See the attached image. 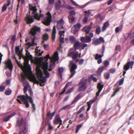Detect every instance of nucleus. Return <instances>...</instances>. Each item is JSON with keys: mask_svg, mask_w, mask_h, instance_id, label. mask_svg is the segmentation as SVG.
Masks as SVG:
<instances>
[{"mask_svg": "<svg viewBox=\"0 0 134 134\" xmlns=\"http://www.w3.org/2000/svg\"><path fill=\"white\" fill-rule=\"evenodd\" d=\"M24 58V65L26 69L24 71V73H21V74L23 84L26 85L28 84V82L26 80V78L29 79L32 82H35L36 83H38V81L37 80L35 76L33 74L31 70L30 66L29 64V58L25 57Z\"/></svg>", "mask_w": 134, "mask_h": 134, "instance_id": "f257e3e1", "label": "nucleus"}, {"mask_svg": "<svg viewBox=\"0 0 134 134\" xmlns=\"http://www.w3.org/2000/svg\"><path fill=\"white\" fill-rule=\"evenodd\" d=\"M20 125L21 127L20 128L22 130V131H20L19 134H22L23 132L24 133H26L28 130V127L26 125V121L23 118H22L20 121L18 118H17V121L15 125L16 127H18Z\"/></svg>", "mask_w": 134, "mask_h": 134, "instance_id": "f03ea898", "label": "nucleus"}, {"mask_svg": "<svg viewBox=\"0 0 134 134\" xmlns=\"http://www.w3.org/2000/svg\"><path fill=\"white\" fill-rule=\"evenodd\" d=\"M103 85H102L101 83L99 82L97 84V88L98 89V91L96 93V98L93 99L92 100H91L90 101L87 102V104L88 108L87 109V111H88L90 109L91 107V105L96 100L97 98V97L98 96L100 91H102V88L103 87Z\"/></svg>", "mask_w": 134, "mask_h": 134, "instance_id": "7ed1b4c3", "label": "nucleus"}, {"mask_svg": "<svg viewBox=\"0 0 134 134\" xmlns=\"http://www.w3.org/2000/svg\"><path fill=\"white\" fill-rule=\"evenodd\" d=\"M36 75L37 78L42 83H43L46 81L47 79L45 76L43 77V73L42 70L37 67L36 69Z\"/></svg>", "mask_w": 134, "mask_h": 134, "instance_id": "20e7f679", "label": "nucleus"}, {"mask_svg": "<svg viewBox=\"0 0 134 134\" xmlns=\"http://www.w3.org/2000/svg\"><path fill=\"white\" fill-rule=\"evenodd\" d=\"M69 65L70 68V71L71 73L69 77L71 78L76 73L75 70L77 68V66L76 64L74 63V61L72 60L70 61Z\"/></svg>", "mask_w": 134, "mask_h": 134, "instance_id": "39448f33", "label": "nucleus"}, {"mask_svg": "<svg viewBox=\"0 0 134 134\" xmlns=\"http://www.w3.org/2000/svg\"><path fill=\"white\" fill-rule=\"evenodd\" d=\"M86 83V81L83 79L80 81L79 84V92H83L86 90L87 88Z\"/></svg>", "mask_w": 134, "mask_h": 134, "instance_id": "423d86ee", "label": "nucleus"}, {"mask_svg": "<svg viewBox=\"0 0 134 134\" xmlns=\"http://www.w3.org/2000/svg\"><path fill=\"white\" fill-rule=\"evenodd\" d=\"M28 91L30 94V96H29L27 93H26V96L27 98L29 99V101L30 103L32 105V106L33 109V112H34L36 110L35 105L34 103L32 97V96H33V93L31 89L28 90Z\"/></svg>", "mask_w": 134, "mask_h": 134, "instance_id": "0eeeda50", "label": "nucleus"}, {"mask_svg": "<svg viewBox=\"0 0 134 134\" xmlns=\"http://www.w3.org/2000/svg\"><path fill=\"white\" fill-rule=\"evenodd\" d=\"M92 44L95 45H97L102 42H104V40L103 37H100L99 38L94 37L92 39Z\"/></svg>", "mask_w": 134, "mask_h": 134, "instance_id": "6e6552de", "label": "nucleus"}, {"mask_svg": "<svg viewBox=\"0 0 134 134\" xmlns=\"http://www.w3.org/2000/svg\"><path fill=\"white\" fill-rule=\"evenodd\" d=\"M41 29L40 27L36 26H34L31 30L30 33L32 35L35 36L37 32H40Z\"/></svg>", "mask_w": 134, "mask_h": 134, "instance_id": "1a4fd4ad", "label": "nucleus"}, {"mask_svg": "<svg viewBox=\"0 0 134 134\" xmlns=\"http://www.w3.org/2000/svg\"><path fill=\"white\" fill-rule=\"evenodd\" d=\"M5 69L9 68L10 71H12L13 68V65L10 59H9L5 62Z\"/></svg>", "mask_w": 134, "mask_h": 134, "instance_id": "9d476101", "label": "nucleus"}, {"mask_svg": "<svg viewBox=\"0 0 134 134\" xmlns=\"http://www.w3.org/2000/svg\"><path fill=\"white\" fill-rule=\"evenodd\" d=\"M81 26V25L80 24H77L72 27L71 32L74 34H75L80 30Z\"/></svg>", "mask_w": 134, "mask_h": 134, "instance_id": "9b49d317", "label": "nucleus"}, {"mask_svg": "<svg viewBox=\"0 0 134 134\" xmlns=\"http://www.w3.org/2000/svg\"><path fill=\"white\" fill-rule=\"evenodd\" d=\"M79 55V53L78 52L76 51L70 52L68 53V56L71 57L74 60H76L78 57Z\"/></svg>", "mask_w": 134, "mask_h": 134, "instance_id": "f8f14e48", "label": "nucleus"}, {"mask_svg": "<svg viewBox=\"0 0 134 134\" xmlns=\"http://www.w3.org/2000/svg\"><path fill=\"white\" fill-rule=\"evenodd\" d=\"M26 96L24 95H21L18 96H17V101L19 102L20 104L22 103V102H23L24 103L25 101L27 99V97H26Z\"/></svg>", "mask_w": 134, "mask_h": 134, "instance_id": "ddd939ff", "label": "nucleus"}, {"mask_svg": "<svg viewBox=\"0 0 134 134\" xmlns=\"http://www.w3.org/2000/svg\"><path fill=\"white\" fill-rule=\"evenodd\" d=\"M80 40L82 42L89 43L91 41V38L89 36H87L85 37H82L81 38Z\"/></svg>", "mask_w": 134, "mask_h": 134, "instance_id": "4468645a", "label": "nucleus"}, {"mask_svg": "<svg viewBox=\"0 0 134 134\" xmlns=\"http://www.w3.org/2000/svg\"><path fill=\"white\" fill-rule=\"evenodd\" d=\"M134 64V62L133 61H131L127 62L124 65L123 67V69L125 71H127L130 68V66H131V68H132Z\"/></svg>", "mask_w": 134, "mask_h": 134, "instance_id": "2eb2a0df", "label": "nucleus"}, {"mask_svg": "<svg viewBox=\"0 0 134 134\" xmlns=\"http://www.w3.org/2000/svg\"><path fill=\"white\" fill-rule=\"evenodd\" d=\"M64 22L63 19H61L58 21L57 22L56 27L58 30H60L64 29L63 26Z\"/></svg>", "mask_w": 134, "mask_h": 134, "instance_id": "dca6fc26", "label": "nucleus"}, {"mask_svg": "<svg viewBox=\"0 0 134 134\" xmlns=\"http://www.w3.org/2000/svg\"><path fill=\"white\" fill-rule=\"evenodd\" d=\"M25 20L26 21L27 24H31L34 21V20L32 16L27 15V16L25 18Z\"/></svg>", "mask_w": 134, "mask_h": 134, "instance_id": "f3484780", "label": "nucleus"}, {"mask_svg": "<svg viewBox=\"0 0 134 134\" xmlns=\"http://www.w3.org/2000/svg\"><path fill=\"white\" fill-rule=\"evenodd\" d=\"M29 8L30 11H32V14L33 15L35 14L36 11L37 10V9L36 8V6L33 7L31 4H29Z\"/></svg>", "mask_w": 134, "mask_h": 134, "instance_id": "a211bd4d", "label": "nucleus"}, {"mask_svg": "<svg viewBox=\"0 0 134 134\" xmlns=\"http://www.w3.org/2000/svg\"><path fill=\"white\" fill-rule=\"evenodd\" d=\"M51 21V18H46V19H44V21H42V23L45 25L48 26L50 25Z\"/></svg>", "mask_w": 134, "mask_h": 134, "instance_id": "6ab92c4d", "label": "nucleus"}, {"mask_svg": "<svg viewBox=\"0 0 134 134\" xmlns=\"http://www.w3.org/2000/svg\"><path fill=\"white\" fill-rule=\"evenodd\" d=\"M62 120L60 117L59 115H56L55 119L54 122L55 124H59L60 122H62Z\"/></svg>", "mask_w": 134, "mask_h": 134, "instance_id": "aec40b11", "label": "nucleus"}, {"mask_svg": "<svg viewBox=\"0 0 134 134\" xmlns=\"http://www.w3.org/2000/svg\"><path fill=\"white\" fill-rule=\"evenodd\" d=\"M15 115V113L14 112L13 113L11 114L10 115L5 116L3 119V121L7 122L8 121L10 118H12L13 116H14Z\"/></svg>", "mask_w": 134, "mask_h": 134, "instance_id": "412c9836", "label": "nucleus"}, {"mask_svg": "<svg viewBox=\"0 0 134 134\" xmlns=\"http://www.w3.org/2000/svg\"><path fill=\"white\" fill-rule=\"evenodd\" d=\"M109 22L107 21L105 22L103 25L102 28V31L103 32L106 29L107 27L109 26Z\"/></svg>", "mask_w": 134, "mask_h": 134, "instance_id": "4be33fe9", "label": "nucleus"}, {"mask_svg": "<svg viewBox=\"0 0 134 134\" xmlns=\"http://www.w3.org/2000/svg\"><path fill=\"white\" fill-rule=\"evenodd\" d=\"M56 33V29H55V26H54L53 27V28L52 30V39L53 41H55V34Z\"/></svg>", "mask_w": 134, "mask_h": 134, "instance_id": "5701e85b", "label": "nucleus"}, {"mask_svg": "<svg viewBox=\"0 0 134 134\" xmlns=\"http://www.w3.org/2000/svg\"><path fill=\"white\" fill-rule=\"evenodd\" d=\"M81 43L78 41H76L74 43V46L75 49H77L81 47Z\"/></svg>", "mask_w": 134, "mask_h": 134, "instance_id": "b1692460", "label": "nucleus"}, {"mask_svg": "<svg viewBox=\"0 0 134 134\" xmlns=\"http://www.w3.org/2000/svg\"><path fill=\"white\" fill-rule=\"evenodd\" d=\"M50 112H51L50 111L48 112L46 116L47 118L49 117L50 119H52L53 116L54 115L55 112V111H54L51 114H50Z\"/></svg>", "mask_w": 134, "mask_h": 134, "instance_id": "393cba45", "label": "nucleus"}, {"mask_svg": "<svg viewBox=\"0 0 134 134\" xmlns=\"http://www.w3.org/2000/svg\"><path fill=\"white\" fill-rule=\"evenodd\" d=\"M45 62H43L42 63V68L43 70H47L48 69V63L45 60Z\"/></svg>", "mask_w": 134, "mask_h": 134, "instance_id": "a878e982", "label": "nucleus"}, {"mask_svg": "<svg viewBox=\"0 0 134 134\" xmlns=\"http://www.w3.org/2000/svg\"><path fill=\"white\" fill-rule=\"evenodd\" d=\"M81 94V93H80L77 96L71 103V105H72L74 103H76L77 102L78 100L80 98Z\"/></svg>", "mask_w": 134, "mask_h": 134, "instance_id": "bb28decb", "label": "nucleus"}, {"mask_svg": "<svg viewBox=\"0 0 134 134\" xmlns=\"http://www.w3.org/2000/svg\"><path fill=\"white\" fill-rule=\"evenodd\" d=\"M35 40V38H33L32 40V43H30V42H28L25 44V45L26 46H27V45H29V46H33L34 45H37V43H34Z\"/></svg>", "mask_w": 134, "mask_h": 134, "instance_id": "cd10ccee", "label": "nucleus"}, {"mask_svg": "<svg viewBox=\"0 0 134 134\" xmlns=\"http://www.w3.org/2000/svg\"><path fill=\"white\" fill-rule=\"evenodd\" d=\"M104 67L102 66L101 67L98 68L97 72L98 74L100 75L103 70H104L106 69H105Z\"/></svg>", "mask_w": 134, "mask_h": 134, "instance_id": "c85d7f7f", "label": "nucleus"}, {"mask_svg": "<svg viewBox=\"0 0 134 134\" xmlns=\"http://www.w3.org/2000/svg\"><path fill=\"white\" fill-rule=\"evenodd\" d=\"M83 125V124H78L76 126V130L75 131V133H78L79 130L82 126Z\"/></svg>", "mask_w": 134, "mask_h": 134, "instance_id": "c756f323", "label": "nucleus"}, {"mask_svg": "<svg viewBox=\"0 0 134 134\" xmlns=\"http://www.w3.org/2000/svg\"><path fill=\"white\" fill-rule=\"evenodd\" d=\"M92 27L90 25H89L88 26L87 28L84 30V31L86 33V35H87L89 33Z\"/></svg>", "mask_w": 134, "mask_h": 134, "instance_id": "7c9ffc66", "label": "nucleus"}, {"mask_svg": "<svg viewBox=\"0 0 134 134\" xmlns=\"http://www.w3.org/2000/svg\"><path fill=\"white\" fill-rule=\"evenodd\" d=\"M100 27L99 25L96 26V28L95 30V32L97 34H99L100 32Z\"/></svg>", "mask_w": 134, "mask_h": 134, "instance_id": "2f4dec72", "label": "nucleus"}, {"mask_svg": "<svg viewBox=\"0 0 134 134\" xmlns=\"http://www.w3.org/2000/svg\"><path fill=\"white\" fill-rule=\"evenodd\" d=\"M69 39L71 43H73L75 41L76 39L74 36H71L69 37Z\"/></svg>", "mask_w": 134, "mask_h": 134, "instance_id": "473e14b6", "label": "nucleus"}, {"mask_svg": "<svg viewBox=\"0 0 134 134\" xmlns=\"http://www.w3.org/2000/svg\"><path fill=\"white\" fill-rule=\"evenodd\" d=\"M110 77V75L109 72H105L104 74V77L106 80L109 79Z\"/></svg>", "mask_w": 134, "mask_h": 134, "instance_id": "72a5a7b5", "label": "nucleus"}, {"mask_svg": "<svg viewBox=\"0 0 134 134\" xmlns=\"http://www.w3.org/2000/svg\"><path fill=\"white\" fill-rule=\"evenodd\" d=\"M68 18L69 22L71 23H72L75 20L74 17L73 16H69Z\"/></svg>", "mask_w": 134, "mask_h": 134, "instance_id": "f704fd0d", "label": "nucleus"}, {"mask_svg": "<svg viewBox=\"0 0 134 134\" xmlns=\"http://www.w3.org/2000/svg\"><path fill=\"white\" fill-rule=\"evenodd\" d=\"M25 51L26 57L29 58L30 59H31L32 58V56L30 54V53L29 52L28 50L26 49Z\"/></svg>", "mask_w": 134, "mask_h": 134, "instance_id": "c9c22d12", "label": "nucleus"}, {"mask_svg": "<svg viewBox=\"0 0 134 134\" xmlns=\"http://www.w3.org/2000/svg\"><path fill=\"white\" fill-rule=\"evenodd\" d=\"M122 25H121L119 27H118L116 28L115 30V32L116 33H118L120 30L121 31L122 28Z\"/></svg>", "mask_w": 134, "mask_h": 134, "instance_id": "e433bc0d", "label": "nucleus"}, {"mask_svg": "<svg viewBox=\"0 0 134 134\" xmlns=\"http://www.w3.org/2000/svg\"><path fill=\"white\" fill-rule=\"evenodd\" d=\"M109 61L107 60H106L104 62V66H103V67H104V68L105 69H106L107 67L109 65Z\"/></svg>", "mask_w": 134, "mask_h": 134, "instance_id": "4c0bfd02", "label": "nucleus"}, {"mask_svg": "<svg viewBox=\"0 0 134 134\" xmlns=\"http://www.w3.org/2000/svg\"><path fill=\"white\" fill-rule=\"evenodd\" d=\"M58 53L57 51H56L54 53V58L55 60L56 61H58L59 58L58 57Z\"/></svg>", "mask_w": 134, "mask_h": 134, "instance_id": "58836bf2", "label": "nucleus"}, {"mask_svg": "<svg viewBox=\"0 0 134 134\" xmlns=\"http://www.w3.org/2000/svg\"><path fill=\"white\" fill-rule=\"evenodd\" d=\"M55 64V63H52L50 64L49 65V69H48L49 71H51L53 69H54V67Z\"/></svg>", "mask_w": 134, "mask_h": 134, "instance_id": "ea45409f", "label": "nucleus"}, {"mask_svg": "<svg viewBox=\"0 0 134 134\" xmlns=\"http://www.w3.org/2000/svg\"><path fill=\"white\" fill-rule=\"evenodd\" d=\"M103 56V54H102V55H99L98 54H96L95 56V59L96 60L98 59H99L101 58Z\"/></svg>", "mask_w": 134, "mask_h": 134, "instance_id": "a19ab883", "label": "nucleus"}, {"mask_svg": "<svg viewBox=\"0 0 134 134\" xmlns=\"http://www.w3.org/2000/svg\"><path fill=\"white\" fill-rule=\"evenodd\" d=\"M85 107L84 106L82 107L79 110V111L77 112L76 114L77 115L79 114L82 111L85 110Z\"/></svg>", "mask_w": 134, "mask_h": 134, "instance_id": "79ce46f5", "label": "nucleus"}, {"mask_svg": "<svg viewBox=\"0 0 134 134\" xmlns=\"http://www.w3.org/2000/svg\"><path fill=\"white\" fill-rule=\"evenodd\" d=\"M85 107L84 106L82 107L79 110V111L77 112L76 114L77 115L79 114L82 111L85 110Z\"/></svg>", "mask_w": 134, "mask_h": 134, "instance_id": "37998d69", "label": "nucleus"}, {"mask_svg": "<svg viewBox=\"0 0 134 134\" xmlns=\"http://www.w3.org/2000/svg\"><path fill=\"white\" fill-rule=\"evenodd\" d=\"M49 38L48 35L46 33L43 35V39L44 40L47 41Z\"/></svg>", "mask_w": 134, "mask_h": 134, "instance_id": "c03bdc74", "label": "nucleus"}, {"mask_svg": "<svg viewBox=\"0 0 134 134\" xmlns=\"http://www.w3.org/2000/svg\"><path fill=\"white\" fill-rule=\"evenodd\" d=\"M15 51L16 53L18 54L19 55H20L21 54V53L19 50V47H15Z\"/></svg>", "mask_w": 134, "mask_h": 134, "instance_id": "a18cd8bd", "label": "nucleus"}, {"mask_svg": "<svg viewBox=\"0 0 134 134\" xmlns=\"http://www.w3.org/2000/svg\"><path fill=\"white\" fill-rule=\"evenodd\" d=\"M58 70L59 72V74L62 77V74L61 73L64 71V68L63 67L59 68H58Z\"/></svg>", "mask_w": 134, "mask_h": 134, "instance_id": "49530a36", "label": "nucleus"}, {"mask_svg": "<svg viewBox=\"0 0 134 134\" xmlns=\"http://www.w3.org/2000/svg\"><path fill=\"white\" fill-rule=\"evenodd\" d=\"M44 74L46 75V77L48 78L49 77V73L48 72L47 70H43Z\"/></svg>", "mask_w": 134, "mask_h": 134, "instance_id": "de8ad7c7", "label": "nucleus"}, {"mask_svg": "<svg viewBox=\"0 0 134 134\" xmlns=\"http://www.w3.org/2000/svg\"><path fill=\"white\" fill-rule=\"evenodd\" d=\"M121 87H117L114 91L113 93V94L112 95L111 97H113L114 96L115 94L116 93L118 92L120 90V89L121 88Z\"/></svg>", "mask_w": 134, "mask_h": 134, "instance_id": "09e8293b", "label": "nucleus"}, {"mask_svg": "<svg viewBox=\"0 0 134 134\" xmlns=\"http://www.w3.org/2000/svg\"><path fill=\"white\" fill-rule=\"evenodd\" d=\"M23 103L25 105V107L26 108H28L29 107L30 105L27 99Z\"/></svg>", "mask_w": 134, "mask_h": 134, "instance_id": "8fccbe9b", "label": "nucleus"}, {"mask_svg": "<svg viewBox=\"0 0 134 134\" xmlns=\"http://www.w3.org/2000/svg\"><path fill=\"white\" fill-rule=\"evenodd\" d=\"M74 89V88L73 87H72L70 89L66 91L65 93L66 94H69L72 92Z\"/></svg>", "mask_w": 134, "mask_h": 134, "instance_id": "3c124183", "label": "nucleus"}, {"mask_svg": "<svg viewBox=\"0 0 134 134\" xmlns=\"http://www.w3.org/2000/svg\"><path fill=\"white\" fill-rule=\"evenodd\" d=\"M37 47H36V55H37L38 56H41L42 55V53H41L40 52L41 51L40 50H39L38 51H37L38 50L37 48Z\"/></svg>", "mask_w": 134, "mask_h": 134, "instance_id": "603ef678", "label": "nucleus"}, {"mask_svg": "<svg viewBox=\"0 0 134 134\" xmlns=\"http://www.w3.org/2000/svg\"><path fill=\"white\" fill-rule=\"evenodd\" d=\"M5 89V87L4 86L2 85L0 86V92L3 91Z\"/></svg>", "mask_w": 134, "mask_h": 134, "instance_id": "864d4df0", "label": "nucleus"}, {"mask_svg": "<svg viewBox=\"0 0 134 134\" xmlns=\"http://www.w3.org/2000/svg\"><path fill=\"white\" fill-rule=\"evenodd\" d=\"M12 92L11 90H6L5 91V93L7 95H9L11 94Z\"/></svg>", "mask_w": 134, "mask_h": 134, "instance_id": "5fc2aeb1", "label": "nucleus"}, {"mask_svg": "<svg viewBox=\"0 0 134 134\" xmlns=\"http://www.w3.org/2000/svg\"><path fill=\"white\" fill-rule=\"evenodd\" d=\"M51 58V57L49 56V54H48L46 57H45L44 58L42 59V60H44L45 61L46 60V61L47 62L48 60V59H50Z\"/></svg>", "mask_w": 134, "mask_h": 134, "instance_id": "6e6d98bb", "label": "nucleus"}, {"mask_svg": "<svg viewBox=\"0 0 134 134\" xmlns=\"http://www.w3.org/2000/svg\"><path fill=\"white\" fill-rule=\"evenodd\" d=\"M71 105H71V103L70 105H67L63 107L62 108L61 110L65 109H69L70 108V106H71Z\"/></svg>", "mask_w": 134, "mask_h": 134, "instance_id": "4d7b16f0", "label": "nucleus"}, {"mask_svg": "<svg viewBox=\"0 0 134 134\" xmlns=\"http://www.w3.org/2000/svg\"><path fill=\"white\" fill-rule=\"evenodd\" d=\"M124 80V77H122L119 80V83L120 85H121L123 84Z\"/></svg>", "mask_w": 134, "mask_h": 134, "instance_id": "13d9d810", "label": "nucleus"}, {"mask_svg": "<svg viewBox=\"0 0 134 134\" xmlns=\"http://www.w3.org/2000/svg\"><path fill=\"white\" fill-rule=\"evenodd\" d=\"M34 17L35 18L37 19L38 20H40V16L38 14V13L34 15Z\"/></svg>", "mask_w": 134, "mask_h": 134, "instance_id": "bf43d9fd", "label": "nucleus"}, {"mask_svg": "<svg viewBox=\"0 0 134 134\" xmlns=\"http://www.w3.org/2000/svg\"><path fill=\"white\" fill-rule=\"evenodd\" d=\"M91 78L93 81L95 82H97V79L95 77H94L93 75H91Z\"/></svg>", "mask_w": 134, "mask_h": 134, "instance_id": "052dcab7", "label": "nucleus"}, {"mask_svg": "<svg viewBox=\"0 0 134 134\" xmlns=\"http://www.w3.org/2000/svg\"><path fill=\"white\" fill-rule=\"evenodd\" d=\"M88 21V17L87 16H85L84 17V19H83V23H86Z\"/></svg>", "mask_w": 134, "mask_h": 134, "instance_id": "680f3d73", "label": "nucleus"}, {"mask_svg": "<svg viewBox=\"0 0 134 134\" xmlns=\"http://www.w3.org/2000/svg\"><path fill=\"white\" fill-rule=\"evenodd\" d=\"M120 45H117L116 46L115 50L116 51H119L120 50Z\"/></svg>", "mask_w": 134, "mask_h": 134, "instance_id": "e2e57ef3", "label": "nucleus"}, {"mask_svg": "<svg viewBox=\"0 0 134 134\" xmlns=\"http://www.w3.org/2000/svg\"><path fill=\"white\" fill-rule=\"evenodd\" d=\"M7 5L4 4L3 6L2 9V12H4L7 9Z\"/></svg>", "mask_w": 134, "mask_h": 134, "instance_id": "0e129e2a", "label": "nucleus"}, {"mask_svg": "<svg viewBox=\"0 0 134 134\" xmlns=\"http://www.w3.org/2000/svg\"><path fill=\"white\" fill-rule=\"evenodd\" d=\"M43 46L44 49L46 50H48L49 49V46L48 45H46L44 44L43 45Z\"/></svg>", "mask_w": 134, "mask_h": 134, "instance_id": "69168bd1", "label": "nucleus"}, {"mask_svg": "<svg viewBox=\"0 0 134 134\" xmlns=\"http://www.w3.org/2000/svg\"><path fill=\"white\" fill-rule=\"evenodd\" d=\"M28 87L27 86H24L23 89L24 92L25 93H26Z\"/></svg>", "mask_w": 134, "mask_h": 134, "instance_id": "338daca9", "label": "nucleus"}, {"mask_svg": "<svg viewBox=\"0 0 134 134\" xmlns=\"http://www.w3.org/2000/svg\"><path fill=\"white\" fill-rule=\"evenodd\" d=\"M59 40L60 42L62 43L64 42V38L63 37H62V36H60L59 37Z\"/></svg>", "mask_w": 134, "mask_h": 134, "instance_id": "774afa93", "label": "nucleus"}]
</instances>
